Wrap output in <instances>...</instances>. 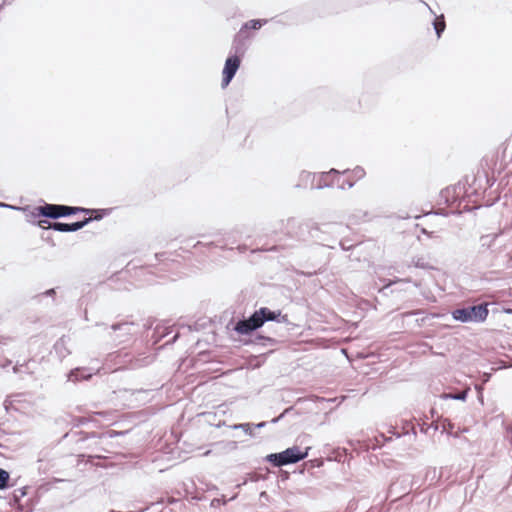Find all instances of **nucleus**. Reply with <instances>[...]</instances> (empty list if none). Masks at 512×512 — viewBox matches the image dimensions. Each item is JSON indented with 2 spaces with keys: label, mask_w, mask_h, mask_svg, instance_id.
<instances>
[{
  "label": "nucleus",
  "mask_w": 512,
  "mask_h": 512,
  "mask_svg": "<svg viewBox=\"0 0 512 512\" xmlns=\"http://www.w3.org/2000/svg\"><path fill=\"white\" fill-rule=\"evenodd\" d=\"M347 229L348 226L341 222L317 223L313 220H306L299 223L295 237L303 242L313 241L314 243L334 249L337 241Z\"/></svg>",
  "instance_id": "nucleus-1"
},
{
  "label": "nucleus",
  "mask_w": 512,
  "mask_h": 512,
  "mask_svg": "<svg viewBox=\"0 0 512 512\" xmlns=\"http://www.w3.org/2000/svg\"><path fill=\"white\" fill-rule=\"evenodd\" d=\"M103 327V337L112 345H124L133 341L138 333V325L133 321L119 320L108 325L97 324Z\"/></svg>",
  "instance_id": "nucleus-2"
},
{
  "label": "nucleus",
  "mask_w": 512,
  "mask_h": 512,
  "mask_svg": "<svg viewBox=\"0 0 512 512\" xmlns=\"http://www.w3.org/2000/svg\"><path fill=\"white\" fill-rule=\"evenodd\" d=\"M309 450V447L305 451H301L298 446H293L279 453H271L266 456L265 460L274 467H282L304 460L308 456Z\"/></svg>",
  "instance_id": "nucleus-3"
},
{
  "label": "nucleus",
  "mask_w": 512,
  "mask_h": 512,
  "mask_svg": "<svg viewBox=\"0 0 512 512\" xmlns=\"http://www.w3.org/2000/svg\"><path fill=\"white\" fill-rule=\"evenodd\" d=\"M487 304H479L468 307L457 308L452 312L454 320L468 323V322H483L488 316Z\"/></svg>",
  "instance_id": "nucleus-4"
},
{
  "label": "nucleus",
  "mask_w": 512,
  "mask_h": 512,
  "mask_svg": "<svg viewBox=\"0 0 512 512\" xmlns=\"http://www.w3.org/2000/svg\"><path fill=\"white\" fill-rule=\"evenodd\" d=\"M264 324L259 310H256L247 319L239 320L235 324L234 330L240 335H250Z\"/></svg>",
  "instance_id": "nucleus-5"
},
{
  "label": "nucleus",
  "mask_w": 512,
  "mask_h": 512,
  "mask_svg": "<svg viewBox=\"0 0 512 512\" xmlns=\"http://www.w3.org/2000/svg\"><path fill=\"white\" fill-rule=\"evenodd\" d=\"M32 215L34 217L42 216L50 219H58L60 217L69 216V211L67 205L45 203L42 206L35 207Z\"/></svg>",
  "instance_id": "nucleus-6"
},
{
  "label": "nucleus",
  "mask_w": 512,
  "mask_h": 512,
  "mask_svg": "<svg viewBox=\"0 0 512 512\" xmlns=\"http://www.w3.org/2000/svg\"><path fill=\"white\" fill-rule=\"evenodd\" d=\"M412 486L413 482L411 480V476L403 475L391 483L388 489V496L393 498V500L400 499L402 496L407 495L411 491Z\"/></svg>",
  "instance_id": "nucleus-7"
},
{
  "label": "nucleus",
  "mask_w": 512,
  "mask_h": 512,
  "mask_svg": "<svg viewBox=\"0 0 512 512\" xmlns=\"http://www.w3.org/2000/svg\"><path fill=\"white\" fill-rule=\"evenodd\" d=\"M129 352L121 350L109 353L105 358L103 369L117 371L128 369Z\"/></svg>",
  "instance_id": "nucleus-8"
},
{
  "label": "nucleus",
  "mask_w": 512,
  "mask_h": 512,
  "mask_svg": "<svg viewBox=\"0 0 512 512\" xmlns=\"http://www.w3.org/2000/svg\"><path fill=\"white\" fill-rule=\"evenodd\" d=\"M349 172V169H345L343 172H340L339 170L334 168L330 169L327 172H322L319 174L316 184L311 185V189L319 190L323 188L333 187L336 182H339L340 174H347Z\"/></svg>",
  "instance_id": "nucleus-9"
},
{
  "label": "nucleus",
  "mask_w": 512,
  "mask_h": 512,
  "mask_svg": "<svg viewBox=\"0 0 512 512\" xmlns=\"http://www.w3.org/2000/svg\"><path fill=\"white\" fill-rule=\"evenodd\" d=\"M241 63V58L238 55H230L226 61L222 71V88L227 87L232 79L234 78L236 72L238 71Z\"/></svg>",
  "instance_id": "nucleus-10"
},
{
  "label": "nucleus",
  "mask_w": 512,
  "mask_h": 512,
  "mask_svg": "<svg viewBox=\"0 0 512 512\" xmlns=\"http://www.w3.org/2000/svg\"><path fill=\"white\" fill-rule=\"evenodd\" d=\"M92 221L91 217L84 218L81 221H76L73 223H64V222H51L48 223L49 228L58 232H76Z\"/></svg>",
  "instance_id": "nucleus-11"
},
{
  "label": "nucleus",
  "mask_w": 512,
  "mask_h": 512,
  "mask_svg": "<svg viewBox=\"0 0 512 512\" xmlns=\"http://www.w3.org/2000/svg\"><path fill=\"white\" fill-rule=\"evenodd\" d=\"M249 39V35L243 33V31H238L237 34L234 36L232 46H231V52H233V55H238L239 58L243 57L244 54L247 51L248 45L247 40Z\"/></svg>",
  "instance_id": "nucleus-12"
},
{
  "label": "nucleus",
  "mask_w": 512,
  "mask_h": 512,
  "mask_svg": "<svg viewBox=\"0 0 512 512\" xmlns=\"http://www.w3.org/2000/svg\"><path fill=\"white\" fill-rule=\"evenodd\" d=\"M259 314L261 315L264 323H266L268 321H275L277 323H288L289 322L288 316L282 315L280 310L273 311L267 307H261L259 309Z\"/></svg>",
  "instance_id": "nucleus-13"
},
{
  "label": "nucleus",
  "mask_w": 512,
  "mask_h": 512,
  "mask_svg": "<svg viewBox=\"0 0 512 512\" xmlns=\"http://www.w3.org/2000/svg\"><path fill=\"white\" fill-rule=\"evenodd\" d=\"M128 369H138L150 365L154 361L152 355H138L133 356L129 353Z\"/></svg>",
  "instance_id": "nucleus-14"
},
{
  "label": "nucleus",
  "mask_w": 512,
  "mask_h": 512,
  "mask_svg": "<svg viewBox=\"0 0 512 512\" xmlns=\"http://www.w3.org/2000/svg\"><path fill=\"white\" fill-rule=\"evenodd\" d=\"M278 343V341L270 336H265L262 334H255L252 335V337L249 339V341H246L245 344H252L259 347H269L274 346Z\"/></svg>",
  "instance_id": "nucleus-15"
},
{
  "label": "nucleus",
  "mask_w": 512,
  "mask_h": 512,
  "mask_svg": "<svg viewBox=\"0 0 512 512\" xmlns=\"http://www.w3.org/2000/svg\"><path fill=\"white\" fill-rule=\"evenodd\" d=\"M92 375L93 372L89 368H75L68 373L67 378L68 381L76 383L81 380H88Z\"/></svg>",
  "instance_id": "nucleus-16"
},
{
  "label": "nucleus",
  "mask_w": 512,
  "mask_h": 512,
  "mask_svg": "<svg viewBox=\"0 0 512 512\" xmlns=\"http://www.w3.org/2000/svg\"><path fill=\"white\" fill-rule=\"evenodd\" d=\"M268 22L267 19H252L247 22H245L241 28L240 31H243V33L248 34V30H258L263 25H265Z\"/></svg>",
  "instance_id": "nucleus-17"
},
{
  "label": "nucleus",
  "mask_w": 512,
  "mask_h": 512,
  "mask_svg": "<svg viewBox=\"0 0 512 512\" xmlns=\"http://www.w3.org/2000/svg\"><path fill=\"white\" fill-rule=\"evenodd\" d=\"M54 350L60 358H65L70 354V351L66 347V340L64 337L56 341L54 344Z\"/></svg>",
  "instance_id": "nucleus-18"
},
{
  "label": "nucleus",
  "mask_w": 512,
  "mask_h": 512,
  "mask_svg": "<svg viewBox=\"0 0 512 512\" xmlns=\"http://www.w3.org/2000/svg\"><path fill=\"white\" fill-rule=\"evenodd\" d=\"M432 25L434 27L437 37L440 38L446 28L444 15L442 14L440 16H436L432 22Z\"/></svg>",
  "instance_id": "nucleus-19"
},
{
  "label": "nucleus",
  "mask_w": 512,
  "mask_h": 512,
  "mask_svg": "<svg viewBox=\"0 0 512 512\" xmlns=\"http://www.w3.org/2000/svg\"><path fill=\"white\" fill-rule=\"evenodd\" d=\"M498 237L497 233L482 235L480 237V243L482 247L491 248Z\"/></svg>",
  "instance_id": "nucleus-20"
},
{
  "label": "nucleus",
  "mask_w": 512,
  "mask_h": 512,
  "mask_svg": "<svg viewBox=\"0 0 512 512\" xmlns=\"http://www.w3.org/2000/svg\"><path fill=\"white\" fill-rule=\"evenodd\" d=\"M14 484H10V474L5 469L0 468V490L6 489Z\"/></svg>",
  "instance_id": "nucleus-21"
},
{
  "label": "nucleus",
  "mask_w": 512,
  "mask_h": 512,
  "mask_svg": "<svg viewBox=\"0 0 512 512\" xmlns=\"http://www.w3.org/2000/svg\"><path fill=\"white\" fill-rule=\"evenodd\" d=\"M412 264L416 268H421L425 270L434 269V267L429 262H427L424 257H414L412 259Z\"/></svg>",
  "instance_id": "nucleus-22"
},
{
  "label": "nucleus",
  "mask_w": 512,
  "mask_h": 512,
  "mask_svg": "<svg viewBox=\"0 0 512 512\" xmlns=\"http://www.w3.org/2000/svg\"><path fill=\"white\" fill-rule=\"evenodd\" d=\"M467 396H468V391L463 390V391H459L457 393H445L441 397L443 399H453V400L465 401Z\"/></svg>",
  "instance_id": "nucleus-23"
},
{
  "label": "nucleus",
  "mask_w": 512,
  "mask_h": 512,
  "mask_svg": "<svg viewBox=\"0 0 512 512\" xmlns=\"http://www.w3.org/2000/svg\"><path fill=\"white\" fill-rule=\"evenodd\" d=\"M367 217H368V212H366V211H361V210H357L355 213H353V214L349 217V221H350L352 224H358V223H360L361 221H364Z\"/></svg>",
  "instance_id": "nucleus-24"
},
{
  "label": "nucleus",
  "mask_w": 512,
  "mask_h": 512,
  "mask_svg": "<svg viewBox=\"0 0 512 512\" xmlns=\"http://www.w3.org/2000/svg\"><path fill=\"white\" fill-rule=\"evenodd\" d=\"M206 246V247H220L221 249H226L227 248V245L226 243H224V239L223 240H218V241H210V242H207V243H203L201 241H198L195 245H194V248L198 247V246Z\"/></svg>",
  "instance_id": "nucleus-25"
},
{
  "label": "nucleus",
  "mask_w": 512,
  "mask_h": 512,
  "mask_svg": "<svg viewBox=\"0 0 512 512\" xmlns=\"http://www.w3.org/2000/svg\"><path fill=\"white\" fill-rule=\"evenodd\" d=\"M315 179H316V174H314V173L302 171L300 174V180L305 184H307V182L310 181L311 185H312V184H314Z\"/></svg>",
  "instance_id": "nucleus-26"
},
{
  "label": "nucleus",
  "mask_w": 512,
  "mask_h": 512,
  "mask_svg": "<svg viewBox=\"0 0 512 512\" xmlns=\"http://www.w3.org/2000/svg\"><path fill=\"white\" fill-rule=\"evenodd\" d=\"M27 494V487H21L18 489H15L13 492V502L16 504L20 501L21 498H23Z\"/></svg>",
  "instance_id": "nucleus-27"
},
{
  "label": "nucleus",
  "mask_w": 512,
  "mask_h": 512,
  "mask_svg": "<svg viewBox=\"0 0 512 512\" xmlns=\"http://www.w3.org/2000/svg\"><path fill=\"white\" fill-rule=\"evenodd\" d=\"M68 211H69V216L75 215L78 213H84V214L92 213V209L83 208V207H73V206H68Z\"/></svg>",
  "instance_id": "nucleus-28"
},
{
  "label": "nucleus",
  "mask_w": 512,
  "mask_h": 512,
  "mask_svg": "<svg viewBox=\"0 0 512 512\" xmlns=\"http://www.w3.org/2000/svg\"><path fill=\"white\" fill-rule=\"evenodd\" d=\"M232 429H241L246 434L253 435L251 425L249 423H240V424H234L231 426Z\"/></svg>",
  "instance_id": "nucleus-29"
},
{
  "label": "nucleus",
  "mask_w": 512,
  "mask_h": 512,
  "mask_svg": "<svg viewBox=\"0 0 512 512\" xmlns=\"http://www.w3.org/2000/svg\"><path fill=\"white\" fill-rule=\"evenodd\" d=\"M351 174L355 180H360L365 176V170L361 166H356L352 171Z\"/></svg>",
  "instance_id": "nucleus-30"
},
{
  "label": "nucleus",
  "mask_w": 512,
  "mask_h": 512,
  "mask_svg": "<svg viewBox=\"0 0 512 512\" xmlns=\"http://www.w3.org/2000/svg\"><path fill=\"white\" fill-rule=\"evenodd\" d=\"M337 184H338L339 189H342V190H344L346 188L351 189L355 185V181L347 179V180H344L342 183L337 182Z\"/></svg>",
  "instance_id": "nucleus-31"
},
{
  "label": "nucleus",
  "mask_w": 512,
  "mask_h": 512,
  "mask_svg": "<svg viewBox=\"0 0 512 512\" xmlns=\"http://www.w3.org/2000/svg\"><path fill=\"white\" fill-rule=\"evenodd\" d=\"M338 245L341 247L344 251H349L352 249L353 244H348V242L345 239H340L337 241Z\"/></svg>",
  "instance_id": "nucleus-32"
},
{
  "label": "nucleus",
  "mask_w": 512,
  "mask_h": 512,
  "mask_svg": "<svg viewBox=\"0 0 512 512\" xmlns=\"http://www.w3.org/2000/svg\"><path fill=\"white\" fill-rule=\"evenodd\" d=\"M291 410H293V407L286 408V409H285V410H284V411H283L279 416H277V417L273 418V419L271 420V423H273V424L278 423V422H279L281 419H283V418H284V416H285L286 414H288Z\"/></svg>",
  "instance_id": "nucleus-33"
},
{
  "label": "nucleus",
  "mask_w": 512,
  "mask_h": 512,
  "mask_svg": "<svg viewBox=\"0 0 512 512\" xmlns=\"http://www.w3.org/2000/svg\"><path fill=\"white\" fill-rule=\"evenodd\" d=\"M450 194H451V191H450V189H449V188H446V189H444V190H442V191H441V198H444V199H445V202H446L447 204H451V203H450V200H449V196H450Z\"/></svg>",
  "instance_id": "nucleus-34"
},
{
  "label": "nucleus",
  "mask_w": 512,
  "mask_h": 512,
  "mask_svg": "<svg viewBox=\"0 0 512 512\" xmlns=\"http://www.w3.org/2000/svg\"><path fill=\"white\" fill-rule=\"evenodd\" d=\"M92 213H96V216L94 218H92V220H100V219H102V217L105 214L104 210H93V209H92Z\"/></svg>",
  "instance_id": "nucleus-35"
},
{
  "label": "nucleus",
  "mask_w": 512,
  "mask_h": 512,
  "mask_svg": "<svg viewBox=\"0 0 512 512\" xmlns=\"http://www.w3.org/2000/svg\"><path fill=\"white\" fill-rule=\"evenodd\" d=\"M13 341L12 337L9 336H0V344L9 345Z\"/></svg>",
  "instance_id": "nucleus-36"
},
{
  "label": "nucleus",
  "mask_w": 512,
  "mask_h": 512,
  "mask_svg": "<svg viewBox=\"0 0 512 512\" xmlns=\"http://www.w3.org/2000/svg\"><path fill=\"white\" fill-rule=\"evenodd\" d=\"M55 289H48L47 291H45L43 294H41L40 296H54L55 295Z\"/></svg>",
  "instance_id": "nucleus-37"
},
{
  "label": "nucleus",
  "mask_w": 512,
  "mask_h": 512,
  "mask_svg": "<svg viewBox=\"0 0 512 512\" xmlns=\"http://www.w3.org/2000/svg\"><path fill=\"white\" fill-rule=\"evenodd\" d=\"M400 281H403V280L402 279L390 280L389 283L385 285V288L391 286L394 283L400 282ZM404 281L405 282H410V279H405Z\"/></svg>",
  "instance_id": "nucleus-38"
},
{
  "label": "nucleus",
  "mask_w": 512,
  "mask_h": 512,
  "mask_svg": "<svg viewBox=\"0 0 512 512\" xmlns=\"http://www.w3.org/2000/svg\"><path fill=\"white\" fill-rule=\"evenodd\" d=\"M23 366H24V365H18V364H16V365L13 367V372H14L15 374L20 373V372H21V368H22Z\"/></svg>",
  "instance_id": "nucleus-39"
},
{
  "label": "nucleus",
  "mask_w": 512,
  "mask_h": 512,
  "mask_svg": "<svg viewBox=\"0 0 512 512\" xmlns=\"http://www.w3.org/2000/svg\"><path fill=\"white\" fill-rule=\"evenodd\" d=\"M266 425H267V422H266V421L259 422V423H257V424L255 425V428H257V429L264 428Z\"/></svg>",
  "instance_id": "nucleus-40"
},
{
  "label": "nucleus",
  "mask_w": 512,
  "mask_h": 512,
  "mask_svg": "<svg viewBox=\"0 0 512 512\" xmlns=\"http://www.w3.org/2000/svg\"><path fill=\"white\" fill-rule=\"evenodd\" d=\"M237 249H238L240 252H245V251H246V249H247V246H246V245H239V246L237 247Z\"/></svg>",
  "instance_id": "nucleus-41"
},
{
  "label": "nucleus",
  "mask_w": 512,
  "mask_h": 512,
  "mask_svg": "<svg viewBox=\"0 0 512 512\" xmlns=\"http://www.w3.org/2000/svg\"><path fill=\"white\" fill-rule=\"evenodd\" d=\"M14 0H2V5H11Z\"/></svg>",
  "instance_id": "nucleus-42"
},
{
  "label": "nucleus",
  "mask_w": 512,
  "mask_h": 512,
  "mask_svg": "<svg viewBox=\"0 0 512 512\" xmlns=\"http://www.w3.org/2000/svg\"><path fill=\"white\" fill-rule=\"evenodd\" d=\"M422 232H423L424 234H427L429 237H432V236H433V234H434V232H428L426 229H422Z\"/></svg>",
  "instance_id": "nucleus-43"
},
{
  "label": "nucleus",
  "mask_w": 512,
  "mask_h": 512,
  "mask_svg": "<svg viewBox=\"0 0 512 512\" xmlns=\"http://www.w3.org/2000/svg\"><path fill=\"white\" fill-rule=\"evenodd\" d=\"M11 364V360H6V362L2 365L3 368L9 366Z\"/></svg>",
  "instance_id": "nucleus-44"
},
{
  "label": "nucleus",
  "mask_w": 512,
  "mask_h": 512,
  "mask_svg": "<svg viewBox=\"0 0 512 512\" xmlns=\"http://www.w3.org/2000/svg\"><path fill=\"white\" fill-rule=\"evenodd\" d=\"M178 334H175L169 342H175L178 338Z\"/></svg>",
  "instance_id": "nucleus-45"
},
{
  "label": "nucleus",
  "mask_w": 512,
  "mask_h": 512,
  "mask_svg": "<svg viewBox=\"0 0 512 512\" xmlns=\"http://www.w3.org/2000/svg\"><path fill=\"white\" fill-rule=\"evenodd\" d=\"M431 472H432V473H433V474L435 475V473H436V470H435V469H433V470H429V471H427V474H426V476L428 477V475H429V474H430Z\"/></svg>",
  "instance_id": "nucleus-46"
},
{
  "label": "nucleus",
  "mask_w": 512,
  "mask_h": 512,
  "mask_svg": "<svg viewBox=\"0 0 512 512\" xmlns=\"http://www.w3.org/2000/svg\"><path fill=\"white\" fill-rule=\"evenodd\" d=\"M505 312L508 314H512V309H506Z\"/></svg>",
  "instance_id": "nucleus-47"
},
{
  "label": "nucleus",
  "mask_w": 512,
  "mask_h": 512,
  "mask_svg": "<svg viewBox=\"0 0 512 512\" xmlns=\"http://www.w3.org/2000/svg\"><path fill=\"white\" fill-rule=\"evenodd\" d=\"M0 206H1V207H10L9 205H7V204H3V203H0Z\"/></svg>",
  "instance_id": "nucleus-48"
},
{
  "label": "nucleus",
  "mask_w": 512,
  "mask_h": 512,
  "mask_svg": "<svg viewBox=\"0 0 512 512\" xmlns=\"http://www.w3.org/2000/svg\"><path fill=\"white\" fill-rule=\"evenodd\" d=\"M4 346H6V345H5V344H0V350H1V351L3 350L2 348H3Z\"/></svg>",
  "instance_id": "nucleus-49"
}]
</instances>
